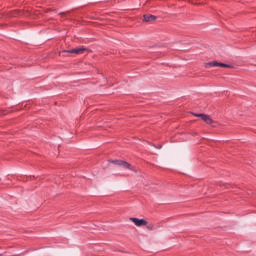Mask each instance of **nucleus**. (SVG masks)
<instances>
[{
    "mask_svg": "<svg viewBox=\"0 0 256 256\" xmlns=\"http://www.w3.org/2000/svg\"><path fill=\"white\" fill-rule=\"evenodd\" d=\"M156 20H157V16H155V15H151V14H145L144 15V21L146 23H151V22L156 21Z\"/></svg>",
    "mask_w": 256,
    "mask_h": 256,
    "instance_id": "nucleus-6",
    "label": "nucleus"
},
{
    "mask_svg": "<svg viewBox=\"0 0 256 256\" xmlns=\"http://www.w3.org/2000/svg\"><path fill=\"white\" fill-rule=\"evenodd\" d=\"M208 67H224L226 69H233V66L217 61L208 62L205 64V68L208 69Z\"/></svg>",
    "mask_w": 256,
    "mask_h": 256,
    "instance_id": "nucleus-3",
    "label": "nucleus"
},
{
    "mask_svg": "<svg viewBox=\"0 0 256 256\" xmlns=\"http://www.w3.org/2000/svg\"><path fill=\"white\" fill-rule=\"evenodd\" d=\"M108 161L113 165H117L118 167H122L123 169H129V171H134V173H137V170L135 169V167L125 160H108Z\"/></svg>",
    "mask_w": 256,
    "mask_h": 256,
    "instance_id": "nucleus-1",
    "label": "nucleus"
},
{
    "mask_svg": "<svg viewBox=\"0 0 256 256\" xmlns=\"http://www.w3.org/2000/svg\"><path fill=\"white\" fill-rule=\"evenodd\" d=\"M192 115H194V117H199L200 119H202V121H204V123H206L207 125H211L212 127H215V123H217L213 120V118H211V116L207 114L192 113Z\"/></svg>",
    "mask_w": 256,
    "mask_h": 256,
    "instance_id": "nucleus-2",
    "label": "nucleus"
},
{
    "mask_svg": "<svg viewBox=\"0 0 256 256\" xmlns=\"http://www.w3.org/2000/svg\"><path fill=\"white\" fill-rule=\"evenodd\" d=\"M129 219L132 223H134V225H136V227H145L146 225H149V222H147L145 219H139L135 217H131Z\"/></svg>",
    "mask_w": 256,
    "mask_h": 256,
    "instance_id": "nucleus-5",
    "label": "nucleus"
},
{
    "mask_svg": "<svg viewBox=\"0 0 256 256\" xmlns=\"http://www.w3.org/2000/svg\"><path fill=\"white\" fill-rule=\"evenodd\" d=\"M148 231H155V226L153 224L146 225Z\"/></svg>",
    "mask_w": 256,
    "mask_h": 256,
    "instance_id": "nucleus-7",
    "label": "nucleus"
},
{
    "mask_svg": "<svg viewBox=\"0 0 256 256\" xmlns=\"http://www.w3.org/2000/svg\"><path fill=\"white\" fill-rule=\"evenodd\" d=\"M89 51V49L85 48V47H80V48H74L71 50H64L62 51V53H72L74 55H83V53Z\"/></svg>",
    "mask_w": 256,
    "mask_h": 256,
    "instance_id": "nucleus-4",
    "label": "nucleus"
},
{
    "mask_svg": "<svg viewBox=\"0 0 256 256\" xmlns=\"http://www.w3.org/2000/svg\"><path fill=\"white\" fill-rule=\"evenodd\" d=\"M60 15H65V13L62 12V13H60Z\"/></svg>",
    "mask_w": 256,
    "mask_h": 256,
    "instance_id": "nucleus-9",
    "label": "nucleus"
},
{
    "mask_svg": "<svg viewBox=\"0 0 256 256\" xmlns=\"http://www.w3.org/2000/svg\"><path fill=\"white\" fill-rule=\"evenodd\" d=\"M155 147H156V149H162V148H163V146H162V145L155 146Z\"/></svg>",
    "mask_w": 256,
    "mask_h": 256,
    "instance_id": "nucleus-8",
    "label": "nucleus"
}]
</instances>
